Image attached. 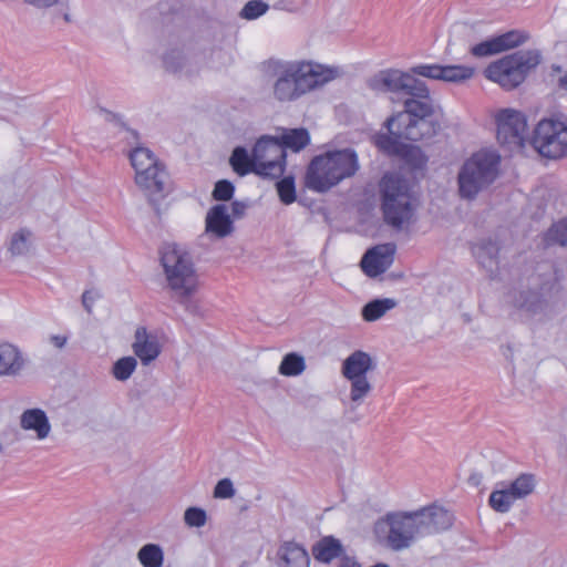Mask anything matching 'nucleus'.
I'll return each instance as SVG.
<instances>
[{
	"mask_svg": "<svg viewBox=\"0 0 567 567\" xmlns=\"http://www.w3.org/2000/svg\"><path fill=\"white\" fill-rule=\"evenodd\" d=\"M266 72L275 79L272 96L279 102H293L322 90L344 74L338 64L322 63L313 59H270Z\"/></svg>",
	"mask_w": 567,
	"mask_h": 567,
	"instance_id": "1",
	"label": "nucleus"
},
{
	"mask_svg": "<svg viewBox=\"0 0 567 567\" xmlns=\"http://www.w3.org/2000/svg\"><path fill=\"white\" fill-rule=\"evenodd\" d=\"M409 96L404 101V111L388 118L385 124L389 133L409 141L433 136L440 125L432 118L436 117L440 109L431 99L427 86L425 85L424 94Z\"/></svg>",
	"mask_w": 567,
	"mask_h": 567,
	"instance_id": "2",
	"label": "nucleus"
},
{
	"mask_svg": "<svg viewBox=\"0 0 567 567\" xmlns=\"http://www.w3.org/2000/svg\"><path fill=\"white\" fill-rule=\"evenodd\" d=\"M236 174L245 176L254 173L264 178L278 179L286 167V151L277 137L264 135L252 147L251 154L237 146L229 158Z\"/></svg>",
	"mask_w": 567,
	"mask_h": 567,
	"instance_id": "3",
	"label": "nucleus"
},
{
	"mask_svg": "<svg viewBox=\"0 0 567 567\" xmlns=\"http://www.w3.org/2000/svg\"><path fill=\"white\" fill-rule=\"evenodd\" d=\"M359 169V156L353 148L329 150L311 159L305 183L309 189L324 193L353 177Z\"/></svg>",
	"mask_w": 567,
	"mask_h": 567,
	"instance_id": "4",
	"label": "nucleus"
},
{
	"mask_svg": "<svg viewBox=\"0 0 567 567\" xmlns=\"http://www.w3.org/2000/svg\"><path fill=\"white\" fill-rule=\"evenodd\" d=\"M161 264L167 288L179 303L186 306L199 289V275L192 256L185 248L168 244L162 249Z\"/></svg>",
	"mask_w": 567,
	"mask_h": 567,
	"instance_id": "5",
	"label": "nucleus"
},
{
	"mask_svg": "<svg viewBox=\"0 0 567 567\" xmlns=\"http://www.w3.org/2000/svg\"><path fill=\"white\" fill-rule=\"evenodd\" d=\"M501 155L493 148H481L467 157L457 173L458 195L466 200L475 199L499 175Z\"/></svg>",
	"mask_w": 567,
	"mask_h": 567,
	"instance_id": "6",
	"label": "nucleus"
},
{
	"mask_svg": "<svg viewBox=\"0 0 567 567\" xmlns=\"http://www.w3.org/2000/svg\"><path fill=\"white\" fill-rule=\"evenodd\" d=\"M381 208L386 224L402 228L416 207L411 184L398 174H385L380 182Z\"/></svg>",
	"mask_w": 567,
	"mask_h": 567,
	"instance_id": "7",
	"label": "nucleus"
},
{
	"mask_svg": "<svg viewBox=\"0 0 567 567\" xmlns=\"http://www.w3.org/2000/svg\"><path fill=\"white\" fill-rule=\"evenodd\" d=\"M528 144L542 158H567V115L553 112L543 116L533 126Z\"/></svg>",
	"mask_w": 567,
	"mask_h": 567,
	"instance_id": "8",
	"label": "nucleus"
},
{
	"mask_svg": "<svg viewBox=\"0 0 567 567\" xmlns=\"http://www.w3.org/2000/svg\"><path fill=\"white\" fill-rule=\"evenodd\" d=\"M413 522L410 511L389 513L375 523V537L385 548L405 550L420 539Z\"/></svg>",
	"mask_w": 567,
	"mask_h": 567,
	"instance_id": "9",
	"label": "nucleus"
},
{
	"mask_svg": "<svg viewBox=\"0 0 567 567\" xmlns=\"http://www.w3.org/2000/svg\"><path fill=\"white\" fill-rule=\"evenodd\" d=\"M374 369L373 358L362 350H355L343 360L341 373L350 383L349 398L352 409L360 406L371 393L372 383L368 374Z\"/></svg>",
	"mask_w": 567,
	"mask_h": 567,
	"instance_id": "10",
	"label": "nucleus"
},
{
	"mask_svg": "<svg viewBox=\"0 0 567 567\" xmlns=\"http://www.w3.org/2000/svg\"><path fill=\"white\" fill-rule=\"evenodd\" d=\"M135 171V183L150 195L162 193L166 173L155 154L147 147L138 146L130 153Z\"/></svg>",
	"mask_w": 567,
	"mask_h": 567,
	"instance_id": "11",
	"label": "nucleus"
},
{
	"mask_svg": "<svg viewBox=\"0 0 567 567\" xmlns=\"http://www.w3.org/2000/svg\"><path fill=\"white\" fill-rule=\"evenodd\" d=\"M538 484L533 473H520L511 482H501L488 497V505L496 513L505 514L511 511L515 502L530 496Z\"/></svg>",
	"mask_w": 567,
	"mask_h": 567,
	"instance_id": "12",
	"label": "nucleus"
},
{
	"mask_svg": "<svg viewBox=\"0 0 567 567\" xmlns=\"http://www.w3.org/2000/svg\"><path fill=\"white\" fill-rule=\"evenodd\" d=\"M413 72H404L398 69H385L375 73L369 80V86L377 92L424 94L425 83L415 79Z\"/></svg>",
	"mask_w": 567,
	"mask_h": 567,
	"instance_id": "13",
	"label": "nucleus"
},
{
	"mask_svg": "<svg viewBox=\"0 0 567 567\" xmlns=\"http://www.w3.org/2000/svg\"><path fill=\"white\" fill-rule=\"evenodd\" d=\"M497 141L509 150L524 146L527 131L526 115L515 109H501L494 115Z\"/></svg>",
	"mask_w": 567,
	"mask_h": 567,
	"instance_id": "14",
	"label": "nucleus"
},
{
	"mask_svg": "<svg viewBox=\"0 0 567 567\" xmlns=\"http://www.w3.org/2000/svg\"><path fill=\"white\" fill-rule=\"evenodd\" d=\"M420 539L447 530L453 524L452 514L443 506L431 504L410 511Z\"/></svg>",
	"mask_w": 567,
	"mask_h": 567,
	"instance_id": "15",
	"label": "nucleus"
},
{
	"mask_svg": "<svg viewBox=\"0 0 567 567\" xmlns=\"http://www.w3.org/2000/svg\"><path fill=\"white\" fill-rule=\"evenodd\" d=\"M415 75L449 83H463L473 78L475 69L463 64H419L412 68Z\"/></svg>",
	"mask_w": 567,
	"mask_h": 567,
	"instance_id": "16",
	"label": "nucleus"
},
{
	"mask_svg": "<svg viewBox=\"0 0 567 567\" xmlns=\"http://www.w3.org/2000/svg\"><path fill=\"white\" fill-rule=\"evenodd\" d=\"M485 76L506 90L518 86L525 79L511 55L493 62L484 71Z\"/></svg>",
	"mask_w": 567,
	"mask_h": 567,
	"instance_id": "17",
	"label": "nucleus"
},
{
	"mask_svg": "<svg viewBox=\"0 0 567 567\" xmlns=\"http://www.w3.org/2000/svg\"><path fill=\"white\" fill-rule=\"evenodd\" d=\"M235 230L234 219L226 204L210 207L205 217V234L213 239H223Z\"/></svg>",
	"mask_w": 567,
	"mask_h": 567,
	"instance_id": "18",
	"label": "nucleus"
},
{
	"mask_svg": "<svg viewBox=\"0 0 567 567\" xmlns=\"http://www.w3.org/2000/svg\"><path fill=\"white\" fill-rule=\"evenodd\" d=\"M132 350L143 365H150L161 354L162 344L155 332L145 327H138L134 333Z\"/></svg>",
	"mask_w": 567,
	"mask_h": 567,
	"instance_id": "19",
	"label": "nucleus"
},
{
	"mask_svg": "<svg viewBox=\"0 0 567 567\" xmlns=\"http://www.w3.org/2000/svg\"><path fill=\"white\" fill-rule=\"evenodd\" d=\"M395 246L383 244L368 250L361 260V267L369 277L385 272L393 264Z\"/></svg>",
	"mask_w": 567,
	"mask_h": 567,
	"instance_id": "20",
	"label": "nucleus"
},
{
	"mask_svg": "<svg viewBox=\"0 0 567 567\" xmlns=\"http://www.w3.org/2000/svg\"><path fill=\"white\" fill-rule=\"evenodd\" d=\"M22 352L12 343L0 340V377H16L24 368Z\"/></svg>",
	"mask_w": 567,
	"mask_h": 567,
	"instance_id": "21",
	"label": "nucleus"
},
{
	"mask_svg": "<svg viewBox=\"0 0 567 567\" xmlns=\"http://www.w3.org/2000/svg\"><path fill=\"white\" fill-rule=\"evenodd\" d=\"M20 426L24 431H33L38 440H44L51 432V424L42 409H28L20 416Z\"/></svg>",
	"mask_w": 567,
	"mask_h": 567,
	"instance_id": "22",
	"label": "nucleus"
},
{
	"mask_svg": "<svg viewBox=\"0 0 567 567\" xmlns=\"http://www.w3.org/2000/svg\"><path fill=\"white\" fill-rule=\"evenodd\" d=\"M279 557L284 567H309L310 557L307 550L295 542H286L279 548Z\"/></svg>",
	"mask_w": 567,
	"mask_h": 567,
	"instance_id": "23",
	"label": "nucleus"
},
{
	"mask_svg": "<svg viewBox=\"0 0 567 567\" xmlns=\"http://www.w3.org/2000/svg\"><path fill=\"white\" fill-rule=\"evenodd\" d=\"M343 554V546L339 539L333 536L322 537L312 547V555L316 560L329 564L333 559L341 557Z\"/></svg>",
	"mask_w": 567,
	"mask_h": 567,
	"instance_id": "24",
	"label": "nucleus"
},
{
	"mask_svg": "<svg viewBox=\"0 0 567 567\" xmlns=\"http://www.w3.org/2000/svg\"><path fill=\"white\" fill-rule=\"evenodd\" d=\"M498 245L493 240H482L473 246V255L491 272L494 271V267L498 264Z\"/></svg>",
	"mask_w": 567,
	"mask_h": 567,
	"instance_id": "25",
	"label": "nucleus"
},
{
	"mask_svg": "<svg viewBox=\"0 0 567 567\" xmlns=\"http://www.w3.org/2000/svg\"><path fill=\"white\" fill-rule=\"evenodd\" d=\"M398 302L392 298L374 299L363 306L361 316L367 322L381 319L388 311L394 309Z\"/></svg>",
	"mask_w": 567,
	"mask_h": 567,
	"instance_id": "26",
	"label": "nucleus"
},
{
	"mask_svg": "<svg viewBox=\"0 0 567 567\" xmlns=\"http://www.w3.org/2000/svg\"><path fill=\"white\" fill-rule=\"evenodd\" d=\"M137 559L143 567H162L164 550L158 544H145L137 551Z\"/></svg>",
	"mask_w": 567,
	"mask_h": 567,
	"instance_id": "27",
	"label": "nucleus"
},
{
	"mask_svg": "<svg viewBox=\"0 0 567 567\" xmlns=\"http://www.w3.org/2000/svg\"><path fill=\"white\" fill-rule=\"evenodd\" d=\"M278 140L285 150L299 152L310 143V135L306 128H292L285 131Z\"/></svg>",
	"mask_w": 567,
	"mask_h": 567,
	"instance_id": "28",
	"label": "nucleus"
},
{
	"mask_svg": "<svg viewBox=\"0 0 567 567\" xmlns=\"http://www.w3.org/2000/svg\"><path fill=\"white\" fill-rule=\"evenodd\" d=\"M305 370V358L297 352L287 353L282 358L281 363L278 368L279 374L284 377H297L300 375Z\"/></svg>",
	"mask_w": 567,
	"mask_h": 567,
	"instance_id": "29",
	"label": "nucleus"
},
{
	"mask_svg": "<svg viewBox=\"0 0 567 567\" xmlns=\"http://www.w3.org/2000/svg\"><path fill=\"white\" fill-rule=\"evenodd\" d=\"M137 368V360L135 357H123L116 360L112 367V375L117 381L128 380Z\"/></svg>",
	"mask_w": 567,
	"mask_h": 567,
	"instance_id": "30",
	"label": "nucleus"
},
{
	"mask_svg": "<svg viewBox=\"0 0 567 567\" xmlns=\"http://www.w3.org/2000/svg\"><path fill=\"white\" fill-rule=\"evenodd\" d=\"M512 59L515 60L517 68L523 73L525 79L526 74L537 66L540 62V54L538 51H520L511 54Z\"/></svg>",
	"mask_w": 567,
	"mask_h": 567,
	"instance_id": "31",
	"label": "nucleus"
},
{
	"mask_svg": "<svg viewBox=\"0 0 567 567\" xmlns=\"http://www.w3.org/2000/svg\"><path fill=\"white\" fill-rule=\"evenodd\" d=\"M495 39L499 52H503L525 43L528 39V34L519 30H512L495 37Z\"/></svg>",
	"mask_w": 567,
	"mask_h": 567,
	"instance_id": "32",
	"label": "nucleus"
},
{
	"mask_svg": "<svg viewBox=\"0 0 567 567\" xmlns=\"http://www.w3.org/2000/svg\"><path fill=\"white\" fill-rule=\"evenodd\" d=\"M547 245L558 244L567 247V219L554 224L545 234Z\"/></svg>",
	"mask_w": 567,
	"mask_h": 567,
	"instance_id": "33",
	"label": "nucleus"
},
{
	"mask_svg": "<svg viewBox=\"0 0 567 567\" xmlns=\"http://www.w3.org/2000/svg\"><path fill=\"white\" fill-rule=\"evenodd\" d=\"M269 6L261 0H250L241 9L239 17L245 20H255L264 16Z\"/></svg>",
	"mask_w": 567,
	"mask_h": 567,
	"instance_id": "34",
	"label": "nucleus"
},
{
	"mask_svg": "<svg viewBox=\"0 0 567 567\" xmlns=\"http://www.w3.org/2000/svg\"><path fill=\"white\" fill-rule=\"evenodd\" d=\"M276 186L279 198L284 204L289 205L296 200V189L292 177H284L277 182Z\"/></svg>",
	"mask_w": 567,
	"mask_h": 567,
	"instance_id": "35",
	"label": "nucleus"
},
{
	"mask_svg": "<svg viewBox=\"0 0 567 567\" xmlns=\"http://www.w3.org/2000/svg\"><path fill=\"white\" fill-rule=\"evenodd\" d=\"M184 522L188 527H203L207 523L206 511L200 507H188L184 513Z\"/></svg>",
	"mask_w": 567,
	"mask_h": 567,
	"instance_id": "36",
	"label": "nucleus"
},
{
	"mask_svg": "<svg viewBox=\"0 0 567 567\" xmlns=\"http://www.w3.org/2000/svg\"><path fill=\"white\" fill-rule=\"evenodd\" d=\"M186 56L179 50H172L164 56V65L171 72H182L185 69Z\"/></svg>",
	"mask_w": 567,
	"mask_h": 567,
	"instance_id": "37",
	"label": "nucleus"
},
{
	"mask_svg": "<svg viewBox=\"0 0 567 567\" xmlns=\"http://www.w3.org/2000/svg\"><path fill=\"white\" fill-rule=\"evenodd\" d=\"M470 52L476 58H485L501 53L495 38L471 45Z\"/></svg>",
	"mask_w": 567,
	"mask_h": 567,
	"instance_id": "38",
	"label": "nucleus"
},
{
	"mask_svg": "<svg viewBox=\"0 0 567 567\" xmlns=\"http://www.w3.org/2000/svg\"><path fill=\"white\" fill-rule=\"evenodd\" d=\"M460 38H464L465 41L471 44L475 37H474V29L465 23H458L455 24L451 31V38L449 42V47H452L457 42Z\"/></svg>",
	"mask_w": 567,
	"mask_h": 567,
	"instance_id": "39",
	"label": "nucleus"
},
{
	"mask_svg": "<svg viewBox=\"0 0 567 567\" xmlns=\"http://www.w3.org/2000/svg\"><path fill=\"white\" fill-rule=\"evenodd\" d=\"M392 136L382 134L379 135L375 140L377 146L389 153V154H398L401 152L402 145L396 141L399 137L391 134Z\"/></svg>",
	"mask_w": 567,
	"mask_h": 567,
	"instance_id": "40",
	"label": "nucleus"
},
{
	"mask_svg": "<svg viewBox=\"0 0 567 567\" xmlns=\"http://www.w3.org/2000/svg\"><path fill=\"white\" fill-rule=\"evenodd\" d=\"M234 192V185L227 179H221L215 184L213 197L216 200L226 202L233 197Z\"/></svg>",
	"mask_w": 567,
	"mask_h": 567,
	"instance_id": "41",
	"label": "nucleus"
},
{
	"mask_svg": "<svg viewBox=\"0 0 567 567\" xmlns=\"http://www.w3.org/2000/svg\"><path fill=\"white\" fill-rule=\"evenodd\" d=\"M235 493L234 484L229 478L218 481L214 488V497L219 499L231 498Z\"/></svg>",
	"mask_w": 567,
	"mask_h": 567,
	"instance_id": "42",
	"label": "nucleus"
},
{
	"mask_svg": "<svg viewBox=\"0 0 567 567\" xmlns=\"http://www.w3.org/2000/svg\"><path fill=\"white\" fill-rule=\"evenodd\" d=\"M28 250V234L23 230L16 233L10 243V251L13 255H23Z\"/></svg>",
	"mask_w": 567,
	"mask_h": 567,
	"instance_id": "43",
	"label": "nucleus"
},
{
	"mask_svg": "<svg viewBox=\"0 0 567 567\" xmlns=\"http://www.w3.org/2000/svg\"><path fill=\"white\" fill-rule=\"evenodd\" d=\"M516 306L520 309H525L529 312H535L539 307V297L535 292L520 293L519 300Z\"/></svg>",
	"mask_w": 567,
	"mask_h": 567,
	"instance_id": "44",
	"label": "nucleus"
},
{
	"mask_svg": "<svg viewBox=\"0 0 567 567\" xmlns=\"http://www.w3.org/2000/svg\"><path fill=\"white\" fill-rule=\"evenodd\" d=\"M96 298H97V295L94 291L87 290V291H84V293L82 295V303L87 312L92 311V307H93Z\"/></svg>",
	"mask_w": 567,
	"mask_h": 567,
	"instance_id": "45",
	"label": "nucleus"
},
{
	"mask_svg": "<svg viewBox=\"0 0 567 567\" xmlns=\"http://www.w3.org/2000/svg\"><path fill=\"white\" fill-rule=\"evenodd\" d=\"M25 3L39 9H47L55 6L59 0H23Z\"/></svg>",
	"mask_w": 567,
	"mask_h": 567,
	"instance_id": "46",
	"label": "nucleus"
},
{
	"mask_svg": "<svg viewBox=\"0 0 567 567\" xmlns=\"http://www.w3.org/2000/svg\"><path fill=\"white\" fill-rule=\"evenodd\" d=\"M228 207L233 219L243 216L246 209V205L240 202H234Z\"/></svg>",
	"mask_w": 567,
	"mask_h": 567,
	"instance_id": "47",
	"label": "nucleus"
},
{
	"mask_svg": "<svg viewBox=\"0 0 567 567\" xmlns=\"http://www.w3.org/2000/svg\"><path fill=\"white\" fill-rule=\"evenodd\" d=\"M50 342L58 349H62L66 342L68 337L63 334H53L50 337Z\"/></svg>",
	"mask_w": 567,
	"mask_h": 567,
	"instance_id": "48",
	"label": "nucleus"
},
{
	"mask_svg": "<svg viewBox=\"0 0 567 567\" xmlns=\"http://www.w3.org/2000/svg\"><path fill=\"white\" fill-rule=\"evenodd\" d=\"M339 567H361V565L354 558L344 556L341 558Z\"/></svg>",
	"mask_w": 567,
	"mask_h": 567,
	"instance_id": "49",
	"label": "nucleus"
},
{
	"mask_svg": "<svg viewBox=\"0 0 567 567\" xmlns=\"http://www.w3.org/2000/svg\"><path fill=\"white\" fill-rule=\"evenodd\" d=\"M558 85L561 90L567 91V72L558 79Z\"/></svg>",
	"mask_w": 567,
	"mask_h": 567,
	"instance_id": "50",
	"label": "nucleus"
},
{
	"mask_svg": "<svg viewBox=\"0 0 567 567\" xmlns=\"http://www.w3.org/2000/svg\"><path fill=\"white\" fill-rule=\"evenodd\" d=\"M371 567H390L388 564H384V563H378Z\"/></svg>",
	"mask_w": 567,
	"mask_h": 567,
	"instance_id": "51",
	"label": "nucleus"
},
{
	"mask_svg": "<svg viewBox=\"0 0 567 567\" xmlns=\"http://www.w3.org/2000/svg\"><path fill=\"white\" fill-rule=\"evenodd\" d=\"M410 153H420V150L419 148H414V147H411L410 148Z\"/></svg>",
	"mask_w": 567,
	"mask_h": 567,
	"instance_id": "52",
	"label": "nucleus"
}]
</instances>
